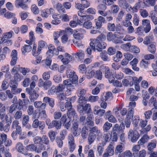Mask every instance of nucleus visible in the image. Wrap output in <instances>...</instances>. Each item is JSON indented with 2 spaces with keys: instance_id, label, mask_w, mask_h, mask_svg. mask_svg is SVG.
Masks as SVG:
<instances>
[{
  "instance_id": "f8f14e48",
  "label": "nucleus",
  "mask_w": 157,
  "mask_h": 157,
  "mask_svg": "<svg viewBox=\"0 0 157 157\" xmlns=\"http://www.w3.org/2000/svg\"><path fill=\"white\" fill-rule=\"evenodd\" d=\"M33 141L34 144H39V149L40 151L44 150L45 149L44 146L43 144H41V137L39 136H36L33 138Z\"/></svg>"
},
{
  "instance_id": "37998d69",
  "label": "nucleus",
  "mask_w": 157,
  "mask_h": 157,
  "mask_svg": "<svg viewBox=\"0 0 157 157\" xmlns=\"http://www.w3.org/2000/svg\"><path fill=\"white\" fill-rule=\"evenodd\" d=\"M153 37L152 36H146L144 40L143 43L145 44H148L151 43Z\"/></svg>"
},
{
  "instance_id": "bf43d9fd",
  "label": "nucleus",
  "mask_w": 157,
  "mask_h": 157,
  "mask_svg": "<svg viewBox=\"0 0 157 157\" xmlns=\"http://www.w3.org/2000/svg\"><path fill=\"white\" fill-rule=\"evenodd\" d=\"M19 70L24 75H26V74L30 71V69L27 68L20 67Z\"/></svg>"
},
{
  "instance_id": "c85d7f7f",
  "label": "nucleus",
  "mask_w": 157,
  "mask_h": 157,
  "mask_svg": "<svg viewBox=\"0 0 157 157\" xmlns=\"http://www.w3.org/2000/svg\"><path fill=\"white\" fill-rule=\"evenodd\" d=\"M111 136L109 133H107L103 134L102 136L103 139V141L102 142V145L105 146L106 144Z\"/></svg>"
},
{
  "instance_id": "603ef678",
  "label": "nucleus",
  "mask_w": 157,
  "mask_h": 157,
  "mask_svg": "<svg viewBox=\"0 0 157 157\" xmlns=\"http://www.w3.org/2000/svg\"><path fill=\"white\" fill-rule=\"evenodd\" d=\"M53 128L55 127L57 129H59L61 126V122L59 121L53 120Z\"/></svg>"
},
{
  "instance_id": "c03bdc74",
  "label": "nucleus",
  "mask_w": 157,
  "mask_h": 157,
  "mask_svg": "<svg viewBox=\"0 0 157 157\" xmlns=\"http://www.w3.org/2000/svg\"><path fill=\"white\" fill-rule=\"evenodd\" d=\"M11 123V120L9 121H8L7 122V123L6 125L5 126H3V127L2 128V131H4L5 132H8L10 129V125Z\"/></svg>"
},
{
  "instance_id": "a18cd8bd",
  "label": "nucleus",
  "mask_w": 157,
  "mask_h": 157,
  "mask_svg": "<svg viewBox=\"0 0 157 157\" xmlns=\"http://www.w3.org/2000/svg\"><path fill=\"white\" fill-rule=\"evenodd\" d=\"M134 109L133 108L129 107L127 111V114L126 116L127 118H131V117H133V113L134 112Z\"/></svg>"
},
{
  "instance_id": "9b49d317",
  "label": "nucleus",
  "mask_w": 157,
  "mask_h": 157,
  "mask_svg": "<svg viewBox=\"0 0 157 157\" xmlns=\"http://www.w3.org/2000/svg\"><path fill=\"white\" fill-rule=\"evenodd\" d=\"M105 77L108 78L109 82L111 83L115 79L112 72H111L109 68H107L105 71Z\"/></svg>"
},
{
  "instance_id": "5fc2aeb1",
  "label": "nucleus",
  "mask_w": 157,
  "mask_h": 157,
  "mask_svg": "<svg viewBox=\"0 0 157 157\" xmlns=\"http://www.w3.org/2000/svg\"><path fill=\"white\" fill-rule=\"evenodd\" d=\"M50 13V11L49 10L46 9L43 10L41 13V16L44 17H47Z\"/></svg>"
},
{
  "instance_id": "13d9d810",
  "label": "nucleus",
  "mask_w": 157,
  "mask_h": 157,
  "mask_svg": "<svg viewBox=\"0 0 157 157\" xmlns=\"http://www.w3.org/2000/svg\"><path fill=\"white\" fill-rule=\"evenodd\" d=\"M84 108H85V114H88L92 112L91 108V105L89 104H86L84 105Z\"/></svg>"
},
{
  "instance_id": "3c124183",
  "label": "nucleus",
  "mask_w": 157,
  "mask_h": 157,
  "mask_svg": "<svg viewBox=\"0 0 157 157\" xmlns=\"http://www.w3.org/2000/svg\"><path fill=\"white\" fill-rule=\"evenodd\" d=\"M41 144H44L46 145H48L49 143V140L48 137L45 135H43L41 137Z\"/></svg>"
},
{
  "instance_id": "79ce46f5",
  "label": "nucleus",
  "mask_w": 157,
  "mask_h": 157,
  "mask_svg": "<svg viewBox=\"0 0 157 157\" xmlns=\"http://www.w3.org/2000/svg\"><path fill=\"white\" fill-rule=\"evenodd\" d=\"M59 136H57L56 139V142L57 144V145L58 147L61 148L63 146V140Z\"/></svg>"
},
{
  "instance_id": "ea45409f",
  "label": "nucleus",
  "mask_w": 157,
  "mask_h": 157,
  "mask_svg": "<svg viewBox=\"0 0 157 157\" xmlns=\"http://www.w3.org/2000/svg\"><path fill=\"white\" fill-rule=\"evenodd\" d=\"M72 55L75 56L76 58H77V57L80 58V57H83L85 56L84 52L81 50L77 51L76 53H74L72 54Z\"/></svg>"
},
{
  "instance_id": "1a4fd4ad",
  "label": "nucleus",
  "mask_w": 157,
  "mask_h": 157,
  "mask_svg": "<svg viewBox=\"0 0 157 157\" xmlns=\"http://www.w3.org/2000/svg\"><path fill=\"white\" fill-rule=\"evenodd\" d=\"M150 22L149 20L143 19L142 21V25L144 29V31L146 33L149 32L151 29Z\"/></svg>"
},
{
  "instance_id": "a211bd4d",
  "label": "nucleus",
  "mask_w": 157,
  "mask_h": 157,
  "mask_svg": "<svg viewBox=\"0 0 157 157\" xmlns=\"http://www.w3.org/2000/svg\"><path fill=\"white\" fill-rule=\"evenodd\" d=\"M114 151L113 146L110 144L105 150V152L104 153L109 156H111L114 154Z\"/></svg>"
},
{
  "instance_id": "de8ad7c7",
  "label": "nucleus",
  "mask_w": 157,
  "mask_h": 157,
  "mask_svg": "<svg viewBox=\"0 0 157 157\" xmlns=\"http://www.w3.org/2000/svg\"><path fill=\"white\" fill-rule=\"evenodd\" d=\"M45 44L46 43L44 41L41 40L39 42L37 53H40L42 48L45 46Z\"/></svg>"
},
{
  "instance_id": "6e6552de",
  "label": "nucleus",
  "mask_w": 157,
  "mask_h": 157,
  "mask_svg": "<svg viewBox=\"0 0 157 157\" xmlns=\"http://www.w3.org/2000/svg\"><path fill=\"white\" fill-rule=\"evenodd\" d=\"M67 114L68 118L71 119L73 118V120H77L78 119L77 114L74 108L67 110Z\"/></svg>"
},
{
  "instance_id": "c756f323",
  "label": "nucleus",
  "mask_w": 157,
  "mask_h": 157,
  "mask_svg": "<svg viewBox=\"0 0 157 157\" xmlns=\"http://www.w3.org/2000/svg\"><path fill=\"white\" fill-rule=\"evenodd\" d=\"M22 115V111L21 109H17L14 115V118L17 120L20 119Z\"/></svg>"
},
{
  "instance_id": "2eb2a0df",
  "label": "nucleus",
  "mask_w": 157,
  "mask_h": 157,
  "mask_svg": "<svg viewBox=\"0 0 157 157\" xmlns=\"http://www.w3.org/2000/svg\"><path fill=\"white\" fill-rule=\"evenodd\" d=\"M93 112L95 115H98L99 116L102 117L105 113V110L100 109H98V107L95 106L94 108Z\"/></svg>"
},
{
  "instance_id": "b1692460",
  "label": "nucleus",
  "mask_w": 157,
  "mask_h": 157,
  "mask_svg": "<svg viewBox=\"0 0 157 157\" xmlns=\"http://www.w3.org/2000/svg\"><path fill=\"white\" fill-rule=\"evenodd\" d=\"M89 131L87 128L86 126L83 127L81 132V136L83 139H86L88 135Z\"/></svg>"
},
{
  "instance_id": "09e8293b",
  "label": "nucleus",
  "mask_w": 157,
  "mask_h": 157,
  "mask_svg": "<svg viewBox=\"0 0 157 157\" xmlns=\"http://www.w3.org/2000/svg\"><path fill=\"white\" fill-rule=\"evenodd\" d=\"M147 50L151 53H154L156 50L155 45L154 44H149L148 46Z\"/></svg>"
},
{
  "instance_id": "473e14b6",
  "label": "nucleus",
  "mask_w": 157,
  "mask_h": 157,
  "mask_svg": "<svg viewBox=\"0 0 157 157\" xmlns=\"http://www.w3.org/2000/svg\"><path fill=\"white\" fill-rule=\"evenodd\" d=\"M18 103V106H17V109H21L23 111H25L27 107L25 106V105L23 104L22 101L20 99H19Z\"/></svg>"
},
{
  "instance_id": "6ab92c4d",
  "label": "nucleus",
  "mask_w": 157,
  "mask_h": 157,
  "mask_svg": "<svg viewBox=\"0 0 157 157\" xmlns=\"http://www.w3.org/2000/svg\"><path fill=\"white\" fill-rule=\"evenodd\" d=\"M150 139V137L147 134L144 135L143 137L139 140L138 144L140 145L144 144L147 142Z\"/></svg>"
},
{
  "instance_id": "680f3d73",
  "label": "nucleus",
  "mask_w": 157,
  "mask_h": 157,
  "mask_svg": "<svg viewBox=\"0 0 157 157\" xmlns=\"http://www.w3.org/2000/svg\"><path fill=\"white\" fill-rule=\"evenodd\" d=\"M75 7L77 9L80 10H83L84 9V7L83 6L78 2H75Z\"/></svg>"
},
{
  "instance_id": "864d4df0",
  "label": "nucleus",
  "mask_w": 157,
  "mask_h": 157,
  "mask_svg": "<svg viewBox=\"0 0 157 157\" xmlns=\"http://www.w3.org/2000/svg\"><path fill=\"white\" fill-rule=\"evenodd\" d=\"M139 16L136 14H135L133 17V22L134 24L136 26L139 25Z\"/></svg>"
},
{
  "instance_id": "5701e85b",
  "label": "nucleus",
  "mask_w": 157,
  "mask_h": 157,
  "mask_svg": "<svg viewBox=\"0 0 157 157\" xmlns=\"http://www.w3.org/2000/svg\"><path fill=\"white\" fill-rule=\"evenodd\" d=\"M39 96V94L36 93V90L34 91L33 93L29 96L30 102H34L35 100L37 99Z\"/></svg>"
},
{
  "instance_id": "423d86ee",
  "label": "nucleus",
  "mask_w": 157,
  "mask_h": 157,
  "mask_svg": "<svg viewBox=\"0 0 157 157\" xmlns=\"http://www.w3.org/2000/svg\"><path fill=\"white\" fill-rule=\"evenodd\" d=\"M71 120V119L68 118V117H67L66 115L65 114L63 115L60 120L61 122L63 123V125H64L65 127L68 129L71 124L70 123Z\"/></svg>"
},
{
  "instance_id": "20e7f679",
  "label": "nucleus",
  "mask_w": 157,
  "mask_h": 157,
  "mask_svg": "<svg viewBox=\"0 0 157 157\" xmlns=\"http://www.w3.org/2000/svg\"><path fill=\"white\" fill-rule=\"evenodd\" d=\"M67 140L69 151L70 152L72 153L75 149L76 145L75 143L74 137L71 134L68 135Z\"/></svg>"
},
{
  "instance_id": "393cba45",
  "label": "nucleus",
  "mask_w": 157,
  "mask_h": 157,
  "mask_svg": "<svg viewBox=\"0 0 157 157\" xmlns=\"http://www.w3.org/2000/svg\"><path fill=\"white\" fill-rule=\"evenodd\" d=\"M107 29L110 31L114 32L117 30V28L115 27V24L113 23H108L107 24Z\"/></svg>"
},
{
  "instance_id": "aec40b11",
  "label": "nucleus",
  "mask_w": 157,
  "mask_h": 157,
  "mask_svg": "<svg viewBox=\"0 0 157 157\" xmlns=\"http://www.w3.org/2000/svg\"><path fill=\"white\" fill-rule=\"evenodd\" d=\"M124 146L123 144L120 143L119 144H117L116 147L115 149V153L117 154L122 152L124 150Z\"/></svg>"
},
{
  "instance_id": "bb28decb",
  "label": "nucleus",
  "mask_w": 157,
  "mask_h": 157,
  "mask_svg": "<svg viewBox=\"0 0 157 157\" xmlns=\"http://www.w3.org/2000/svg\"><path fill=\"white\" fill-rule=\"evenodd\" d=\"M140 145L139 144L133 146L132 148V151L133 152V154L134 157L138 153L139 150L140 148Z\"/></svg>"
},
{
  "instance_id": "338daca9",
  "label": "nucleus",
  "mask_w": 157,
  "mask_h": 157,
  "mask_svg": "<svg viewBox=\"0 0 157 157\" xmlns=\"http://www.w3.org/2000/svg\"><path fill=\"white\" fill-rule=\"evenodd\" d=\"M152 114V112L151 110H148L145 111L144 113L145 118L147 119H150Z\"/></svg>"
},
{
  "instance_id": "cd10ccee",
  "label": "nucleus",
  "mask_w": 157,
  "mask_h": 157,
  "mask_svg": "<svg viewBox=\"0 0 157 157\" xmlns=\"http://www.w3.org/2000/svg\"><path fill=\"white\" fill-rule=\"evenodd\" d=\"M99 97L98 96H87L86 99V101H90L91 102H95L98 100Z\"/></svg>"
},
{
  "instance_id": "ddd939ff",
  "label": "nucleus",
  "mask_w": 157,
  "mask_h": 157,
  "mask_svg": "<svg viewBox=\"0 0 157 157\" xmlns=\"http://www.w3.org/2000/svg\"><path fill=\"white\" fill-rule=\"evenodd\" d=\"M34 106L35 108L38 109L39 110L45 109L46 105V103H42L40 101H36L34 103Z\"/></svg>"
},
{
  "instance_id": "7c9ffc66",
  "label": "nucleus",
  "mask_w": 157,
  "mask_h": 157,
  "mask_svg": "<svg viewBox=\"0 0 157 157\" xmlns=\"http://www.w3.org/2000/svg\"><path fill=\"white\" fill-rule=\"evenodd\" d=\"M56 8L58 11L60 13H65L66 12L65 9L64 8L63 4L58 3L56 5Z\"/></svg>"
},
{
  "instance_id": "f704fd0d",
  "label": "nucleus",
  "mask_w": 157,
  "mask_h": 157,
  "mask_svg": "<svg viewBox=\"0 0 157 157\" xmlns=\"http://www.w3.org/2000/svg\"><path fill=\"white\" fill-rule=\"evenodd\" d=\"M112 126V124L107 121L104 124L103 126V130L104 132H107L109 130L111 127Z\"/></svg>"
},
{
  "instance_id": "8fccbe9b",
  "label": "nucleus",
  "mask_w": 157,
  "mask_h": 157,
  "mask_svg": "<svg viewBox=\"0 0 157 157\" xmlns=\"http://www.w3.org/2000/svg\"><path fill=\"white\" fill-rule=\"evenodd\" d=\"M90 131L89 133L92 134H95L94 133H96L97 134H99L101 132L100 130L96 126L91 128Z\"/></svg>"
},
{
  "instance_id": "e433bc0d",
  "label": "nucleus",
  "mask_w": 157,
  "mask_h": 157,
  "mask_svg": "<svg viewBox=\"0 0 157 157\" xmlns=\"http://www.w3.org/2000/svg\"><path fill=\"white\" fill-rule=\"evenodd\" d=\"M100 56L101 59L104 61H109L110 60V59L108 56L107 53L105 52H101L100 53Z\"/></svg>"
},
{
  "instance_id": "dca6fc26",
  "label": "nucleus",
  "mask_w": 157,
  "mask_h": 157,
  "mask_svg": "<svg viewBox=\"0 0 157 157\" xmlns=\"http://www.w3.org/2000/svg\"><path fill=\"white\" fill-rule=\"evenodd\" d=\"M157 141L155 139H154L149 143L147 145V149L149 151H151L154 148L156 147Z\"/></svg>"
},
{
  "instance_id": "f3484780",
  "label": "nucleus",
  "mask_w": 157,
  "mask_h": 157,
  "mask_svg": "<svg viewBox=\"0 0 157 157\" xmlns=\"http://www.w3.org/2000/svg\"><path fill=\"white\" fill-rule=\"evenodd\" d=\"M140 117L139 116L136 115L132 117V124L134 127L138 128Z\"/></svg>"
},
{
  "instance_id": "4468645a",
  "label": "nucleus",
  "mask_w": 157,
  "mask_h": 157,
  "mask_svg": "<svg viewBox=\"0 0 157 157\" xmlns=\"http://www.w3.org/2000/svg\"><path fill=\"white\" fill-rule=\"evenodd\" d=\"M122 82L123 86H132L133 85V82H131L130 77L123 79Z\"/></svg>"
},
{
  "instance_id": "a878e982",
  "label": "nucleus",
  "mask_w": 157,
  "mask_h": 157,
  "mask_svg": "<svg viewBox=\"0 0 157 157\" xmlns=\"http://www.w3.org/2000/svg\"><path fill=\"white\" fill-rule=\"evenodd\" d=\"M32 50V47L30 45H25L21 49L22 53L24 54L27 52H29Z\"/></svg>"
},
{
  "instance_id": "4c0bfd02",
  "label": "nucleus",
  "mask_w": 157,
  "mask_h": 157,
  "mask_svg": "<svg viewBox=\"0 0 157 157\" xmlns=\"http://www.w3.org/2000/svg\"><path fill=\"white\" fill-rule=\"evenodd\" d=\"M132 136L131 137L129 138L128 139H130L132 142L134 143L138 140L140 137V135L139 133L136 132V133H134Z\"/></svg>"
},
{
  "instance_id": "72a5a7b5",
  "label": "nucleus",
  "mask_w": 157,
  "mask_h": 157,
  "mask_svg": "<svg viewBox=\"0 0 157 157\" xmlns=\"http://www.w3.org/2000/svg\"><path fill=\"white\" fill-rule=\"evenodd\" d=\"M48 134L51 141L53 142L56 138V134L55 132L52 130H50L48 132Z\"/></svg>"
},
{
  "instance_id": "f03ea898",
  "label": "nucleus",
  "mask_w": 157,
  "mask_h": 157,
  "mask_svg": "<svg viewBox=\"0 0 157 157\" xmlns=\"http://www.w3.org/2000/svg\"><path fill=\"white\" fill-rule=\"evenodd\" d=\"M77 94L79 98L78 102L79 104H84L86 102V99L87 96H89L88 93H86V91L82 88L79 89L77 92Z\"/></svg>"
},
{
  "instance_id": "0eeeda50",
  "label": "nucleus",
  "mask_w": 157,
  "mask_h": 157,
  "mask_svg": "<svg viewBox=\"0 0 157 157\" xmlns=\"http://www.w3.org/2000/svg\"><path fill=\"white\" fill-rule=\"evenodd\" d=\"M94 21L97 27V29H100L102 26V23H105V20L103 17L99 16L97 19H94Z\"/></svg>"
},
{
  "instance_id": "7ed1b4c3",
  "label": "nucleus",
  "mask_w": 157,
  "mask_h": 157,
  "mask_svg": "<svg viewBox=\"0 0 157 157\" xmlns=\"http://www.w3.org/2000/svg\"><path fill=\"white\" fill-rule=\"evenodd\" d=\"M28 2H30V1L29 0H16L14 2L15 6L17 8H21L25 10L29 8L26 3Z\"/></svg>"
},
{
  "instance_id": "052dcab7",
  "label": "nucleus",
  "mask_w": 157,
  "mask_h": 157,
  "mask_svg": "<svg viewBox=\"0 0 157 157\" xmlns=\"http://www.w3.org/2000/svg\"><path fill=\"white\" fill-rule=\"evenodd\" d=\"M57 98L58 102H63L62 101L66 99V97L65 95L63 93L59 94L57 96Z\"/></svg>"
},
{
  "instance_id": "774afa93",
  "label": "nucleus",
  "mask_w": 157,
  "mask_h": 157,
  "mask_svg": "<svg viewBox=\"0 0 157 157\" xmlns=\"http://www.w3.org/2000/svg\"><path fill=\"white\" fill-rule=\"evenodd\" d=\"M140 13L141 16L144 18H145L148 15L147 11L145 10H140Z\"/></svg>"
},
{
  "instance_id": "69168bd1",
  "label": "nucleus",
  "mask_w": 157,
  "mask_h": 157,
  "mask_svg": "<svg viewBox=\"0 0 157 157\" xmlns=\"http://www.w3.org/2000/svg\"><path fill=\"white\" fill-rule=\"evenodd\" d=\"M45 123L46 125L48 126V128L49 129L53 128V121L51 122L50 120L48 118L46 119Z\"/></svg>"
},
{
  "instance_id": "4d7b16f0",
  "label": "nucleus",
  "mask_w": 157,
  "mask_h": 157,
  "mask_svg": "<svg viewBox=\"0 0 157 157\" xmlns=\"http://www.w3.org/2000/svg\"><path fill=\"white\" fill-rule=\"evenodd\" d=\"M119 9L118 6L115 5H113L111 6V11L113 13H117Z\"/></svg>"
},
{
  "instance_id": "49530a36",
  "label": "nucleus",
  "mask_w": 157,
  "mask_h": 157,
  "mask_svg": "<svg viewBox=\"0 0 157 157\" xmlns=\"http://www.w3.org/2000/svg\"><path fill=\"white\" fill-rule=\"evenodd\" d=\"M29 120V115H24L22 119V124L23 126H25L28 123Z\"/></svg>"
},
{
  "instance_id": "6e6d98bb",
  "label": "nucleus",
  "mask_w": 157,
  "mask_h": 157,
  "mask_svg": "<svg viewBox=\"0 0 157 157\" xmlns=\"http://www.w3.org/2000/svg\"><path fill=\"white\" fill-rule=\"evenodd\" d=\"M146 155V151L143 149L139 151L134 157H145Z\"/></svg>"
},
{
  "instance_id": "c9c22d12",
  "label": "nucleus",
  "mask_w": 157,
  "mask_h": 157,
  "mask_svg": "<svg viewBox=\"0 0 157 157\" xmlns=\"http://www.w3.org/2000/svg\"><path fill=\"white\" fill-rule=\"evenodd\" d=\"M72 84H73L72 82L71 79H67L64 80L63 81V85L65 87L66 86L67 88L74 87L72 85Z\"/></svg>"
},
{
  "instance_id": "0e129e2a",
  "label": "nucleus",
  "mask_w": 157,
  "mask_h": 157,
  "mask_svg": "<svg viewBox=\"0 0 157 157\" xmlns=\"http://www.w3.org/2000/svg\"><path fill=\"white\" fill-rule=\"evenodd\" d=\"M34 112V108L33 105L29 106L27 109V113L29 115H31Z\"/></svg>"
},
{
  "instance_id": "e2e57ef3",
  "label": "nucleus",
  "mask_w": 157,
  "mask_h": 157,
  "mask_svg": "<svg viewBox=\"0 0 157 157\" xmlns=\"http://www.w3.org/2000/svg\"><path fill=\"white\" fill-rule=\"evenodd\" d=\"M18 104H13L10 107V109L9 110V113H12L13 111L16 110V109L17 108Z\"/></svg>"
},
{
  "instance_id": "412c9836",
  "label": "nucleus",
  "mask_w": 157,
  "mask_h": 157,
  "mask_svg": "<svg viewBox=\"0 0 157 157\" xmlns=\"http://www.w3.org/2000/svg\"><path fill=\"white\" fill-rule=\"evenodd\" d=\"M26 148L27 151H35L38 153L40 151V149H39V148L37 149V147L34 144H31L27 146Z\"/></svg>"
},
{
  "instance_id": "9d476101",
  "label": "nucleus",
  "mask_w": 157,
  "mask_h": 157,
  "mask_svg": "<svg viewBox=\"0 0 157 157\" xmlns=\"http://www.w3.org/2000/svg\"><path fill=\"white\" fill-rule=\"evenodd\" d=\"M77 22L79 25H83V27L86 29H91L94 28L92 27V23L90 21H87L84 22L81 21L80 20H77Z\"/></svg>"
},
{
  "instance_id": "4be33fe9",
  "label": "nucleus",
  "mask_w": 157,
  "mask_h": 157,
  "mask_svg": "<svg viewBox=\"0 0 157 157\" xmlns=\"http://www.w3.org/2000/svg\"><path fill=\"white\" fill-rule=\"evenodd\" d=\"M96 137V135L95 134L89 133L88 137V143L89 145H91L94 141Z\"/></svg>"
},
{
  "instance_id": "2f4dec72",
  "label": "nucleus",
  "mask_w": 157,
  "mask_h": 157,
  "mask_svg": "<svg viewBox=\"0 0 157 157\" xmlns=\"http://www.w3.org/2000/svg\"><path fill=\"white\" fill-rule=\"evenodd\" d=\"M85 104H79L77 105L78 109L81 114L83 115L86 113L84 108Z\"/></svg>"
},
{
  "instance_id": "58836bf2",
  "label": "nucleus",
  "mask_w": 157,
  "mask_h": 157,
  "mask_svg": "<svg viewBox=\"0 0 157 157\" xmlns=\"http://www.w3.org/2000/svg\"><path fill=\"white\" fill-rule=\"evenodd\" d=\"M132 136L131 137L129 138L128 139H130L132 142L134 143L138 140L140 137V135L139 133L136 132V133H134Z\"/></svg>"
},
{
  "instance_id": "a19ab883",
  "label": "nucleus",
  "mask_w": 157,
  "mask_h": 157,
  "mask_svg": "<svg viewBox=\"0 0 157 157\" xmlns=\"http://www.w3.org/2000/svg\"><path fill=\"white\" fill-rule=\"evenodd\" d=\"M101 144H98L97 146V150L99 155L101 156L102 155L104 151V146Z\"/></svg>"
},
{
  "instance_id": "f257e3e1",
  "label": "nucleus",
  "mask_w": 157,
  "mask_h": 157,
  "mask_svg": "<svg viewBox=\"0 0 157 157\" xmlns=\"http://www.w3.org/2000/svg\"><path fill=\"white\" fill-rule=\"evenodd\" d=\"M105 40V36L101 34L96 39H92L90 43V46L94 51L96 49L98 52H101L102 49H105L106 44L103 41Z\"/></svg>"
},
{
  "instance_id": "39448f33",
  "label": "nucleus",
  "mask_w": 157,
  "mask_h": 157,
  "mask_svg": "<svg viewBox=\"0 0 157 157\" xmlns=\"http://www.w3.org/2000/svg\"><path fill=\"white\" fill-rule=\"evenodd\" d=\"M52 83L50 81L48 80L44 82L41 79L39 80L38 84L39 87H43L46 90H48L52 86Z\"/></svg>"
}]
</instances>
